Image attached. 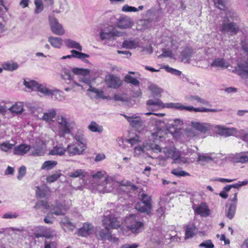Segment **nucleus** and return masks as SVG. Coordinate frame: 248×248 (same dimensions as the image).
Returning <instances> with one entry per match:
<instances>
[{"label": "nucleus", "mask_w": 248, "mask_h": 248, "mask_svg": "<svg viewBox=\"0 0 248 248\" xmlns=\"http://www.w3.org/2000/svg\"><path fill=\"white\" fill-rule=\"evenodd\" d=\"M72 72L76 75H87L90 74V70L88 69L74 68L72 69Z\"/></svg>", "instance_id": "50"}, {"label": "nucleus", "mask_w": 248, "mask_h": 248, "mask_svg": "<svg viewBox=\"0 0 248 248\" xmlns=\"http://www.w3.org/2000/svg\"><path fill=\"white\" fill-rule=\"evenodd\" d=\"M149 89L151 92H152L154 95H158V94H160L162 92V90L160 88H159L156 85L154 84H151L149 87Z\"/></svg>", "instance_id": "58"}, {"label": "nucleus", "mask_w": 248, "mask_h": 248, "mask_svg": "<svg viewBox=\"0 0 248 248\" xmlns=\"http://www.w3.org/2000/svg\"><path fill=\"white\" fill-rule=\"evenodd\" d=\"M186 100L191 102H193L194 101H196L197 103H200L205 105H210L208 101L204 100L197 95H189L186 96Z\"/></svg>", "instance_id": "34"}, {"label": "nucleus", "mask_w": 248, "mask_h": 248, "mask_svg": "<svg viewBox=\"0 0 248 248\" xmlns=\"http://www.w3.org/2000/svg\"><path fill=\"white\" fill-rule=\"evenodd\" d=\"M182 107V104L180 103H164L163 108H168L180 110Z\"/></svg>", "instance_id": "48"}, {"label": "nucleus", "mask_w": 248, "mask_h": 248, "mask_svg": "<svg viewBox=\"0 0 248 248\" xmlns=\"http://www.w3.org/2000/svg\"><path fill=\"white\" fill-rule=\"evenodd\" d=\"M199 248H214V245L211 240H207L200 244Z\"/></svg>", "instance_id": "60"}, {"label": "nucleus", "mask_w": 248, "mask_h": 248, "mask_svg": "<svg viewBox=\"0 0 248 248\" xmlns=\"http://www.w3.org/2000/svg\"><path fill=\"white\" fill-rule=\"evenodd\" d=\"M66 151V149L63 148L61 145H57L52 149L49 154L51 155H64V153Z\"/></svg>", "instance_id": "37"}, {"label": "nucleus", "mask_w": 248, "mask_h": 248, "mask_svg": "<svg viewBox=\"0 0 248 248\" xmlns=\"http://www.w3.org/2000/svg\"><path fill=\"white\" fill-rule=\"evenodd\" d=\"M193 54V49L189 47H185L181 53L182 61L188 62Z\"/></svg>", "instance_id": "27"}, {"label": "nucleus", "mask_w": 248, "mask_h": 248, "mask_svg": "<svg viewBox=\"0 0 248 248\" xmlns=\"http://www.w3.org/2000/svg\"><path fill=\"white\" fill-rule=\"evenodd\" d=\"M49 194L50 189L47 186H43L41 187H37L36 194L38 198H46L49 196Z\"/></svg>", "instance_id": "28"}, {"label": "nucleus", "mask_w": 248, "mask_h": 248, "mask_svg": "<svg viewBox=\"0 0 248 248\" xmlns=\"http://www.w3.org/2000/svg\"><path fill=\"white\" fill-rule=\"evenodd\" d=\"M51 31L55 34L62 35L64 34V31L62 25L58 23L57 19L54 17L49 19Z\"/></svg>", "instance_id": "15"}, {"label": "nucleus", "mask_w": 248, "mask_h": 248, "mask_svg": "<svg viewBox=\"0 0 248 248\" xmlns=\"http://www.w3.org/2000/svg\"><path fill=\"white\" fill-rule=\"evenodd\" d=\"M139 198L140 202H137L135 205V209L143 213L149 215L152 211V198L150 195L144 192H140L139 194Z\"/></svg>", "instance_id": "1"}, {"label": "nucleus", "mask_w": 248, "mask_h": 248, "mask_svg": "<svg viewBox=\"0 0 248 248\" xmlns=\"http://www.w3.org/2000/svg\"><path fill=\"white\" fill-rule=\"evenodd\" d=\"M34 13L35 14H39L43 11L44 5L42 0H34Z\"/></svg>", "instance_id": "44"}, {"label": "nucleus", "mask_w": 248, "mask_h": 248, "mask_svg": "<svg viewBox=\"0 0 248 248\" xmlns=\"http://www.w3.org/2000/svg\"><path fill=\"white\" fill-rule=\"evenodd\" d=\"M124 80L127 83H130L135 86H139L140 85V81L129 75H126L125 76Z\"/></svg>", "instance_id": "42"}, {"label": "nucleus", "mask_w": 248, "mask_h": 248, "mask_svg": "<svg viewBox=\"0 0 248 248\" xmlns=\"http://www.w3.org/2000/svg\"><path fill=\"white\" fill-rule=\"evenodd\" d=\"M195 212L202 216L207 217L209 215L210 210L205 203H202L199 205L196 209Z\"/></svg>", "instance_id": "32"}, {"label": "nucleus", "mask_w": 248, "mask_h": 248, "mask_svg": "<svg viewBox=\"0 0 248 248\" xmlns=\"http://www.w3.org/2000/svg\"><path fill=\"white\" fill-rule=\"evenodd\" d=\"M147 109L153 111L163 108L164 103L159 99H150L146 102Z\"/></svg>", "instance_id": "17"}, {"label": "nucleus", "mask_w": 248, "mask_h": 248, "mask_svg": "<svg viewBox=\"0 0 248 248\" xmlns=\"http://www.w3.org/2000/svg\"><path fill=\"white\" fill-rule=\"evenodd\" d=\"M38 83L33 80L27 81L24 80V84L26 88L31 90H36Z\"/></svg>", "instance_id": "52"}, {"label": "nucleus", "mask_w": 248, "mask_h": 248, "mask_svg": "<svg viewBox=\"0 0 248 248\" xmlns=\"http://www.w3.org/2000/svg\"><path fill=\"white\" fill-rule=\"evenodd\" d=\"M118 184V183L111 177L108 176L106 178L104 182H102V184H99L97 191L103 193L110 192L113 190L114 186Z\"/></svg>", "instance_id": "6"}, {"label": "nucleus", "mask_w": 248, "mask_h": 248, "mask_svg": "<svg viewBox=\"0 0 248 248\" xmlns=\"http://www.w3.org/2000/svg\"><path fill=\"white\" fill-rule=\"evenodd\" d=\"M137 216L134 214L130 215L128 220L130 221V224L128 225L129 229L133 233H139L144 229V224L143 222L138 220L137 219Z\"/></svg>", "instance_id": "8"}, {"label": "nucleus", "mask_w": 248, "mask_h": 248, "mask_svg": "<svg viewBox=\"0 0 248 248\" xmlns=\"http://www.w3.org/2000/svg\"><path fill=\"white\" fill-rule=\"evenodd\" d=\"M88 128L92 132L101 133L103 130V128L99 125H89Z\"/></svg>", "instance_id": "62"}, {"label": "nucleus", "mask_w": 248, "mask_h": 248, "mask_svg": "<svg viewBox=\"0 0 248 248\" xmlns=\"http://www.w3.org/2000/svg\"><path fill=\"white\" fill-rule=\"evenodd\" d=\"M56 115V112L54 109H49L44 112L43 115L40 119H42L47 122H52Z\"/></svg>", "instance_id": "30"}, {"label": "nucleus", "mask_w": 248, "mask_h": 248, "mask_svg": "<svg viewBox=\"0 0 248 248\" xmlns=\"http://www.w3.org/2000/svg\"><path fill=\"white\" fill-rule=\"evenodd\" d=\"M42 207H44L45 209H48L49 208V206L47 202L45 201H38L33 208L35 209H38L41 208Z\"/></svg>", "instance_id": "57"}, {"label": "nucleus", "mask_w": 248, "mask_h": 248, "mask_svg": "<svg viewBox=\"0 0 248 248\" xmlns=\"http://www.w3.org/2000/svg\"><path fill=\"white\" fill-rule=\"evenodd\" d=\"M197 232V229L193 223H189L186 226V239L192 238Z\"/></svg>", "instance_id": "26"}, {"label": "nucleus", "mask_w": 248, "mask_h": 248, "mask_svg": "<svg viewBox=\"0 0 248 248\" xmlns=\"http://www.w3.org/2000/svg\"><path fill=\"white\" fill-rule=\"evenodd\" d=\"M121 35L120 31L110 25L102 29L100 32V37L102 40H115L117 37Z\"/></svg>", "instance_id": "3"}, {"label": "nucleus", "mask_w": 248, "mask_h": 248, "mask_svg": "<svg viewBox=\"0 0 248 248\" xmlns=\"http://www.w3.org/2000/svg\"><path fill=\"white\" fill-rule=\"evenodd\" d=\"M8 110L13 115H19L23 112V103L22 102H17L8 108Z\"/></svg>", "instance_id": "25"}, {"label": "nucleus", "mask_w": 248, "mask_h": 248, "mask_svg": "<svg viewBox=\"0 0 248 248\" xmlns=\"http://www.w3.org/2000/svg\"><path fill=\"white\" fill-rule=\"evenodd\" d=\"M12 142H10L9 141L3 142L0 144V149L2 151L7 152L12 148L16 144V142L15 140H12Z\"/></svg>", "instance_id": "35"}, {"label": "nucleus", "mask_w": 248, "mask_h": 248, "mask_svg": "<svg viewBox=\"0 0 248 248\" xmlns=\"http://www.w3.org/2000/svg\"><path fill=\"white\" fill-rule=\"evenodd\" d=\"M239 30V27L236 23L228 22L226 19H224L220 25V31L229 36L236 34Z\"/></svg>", "instance_id": "5"}, {"label": "nucleus", "mask_w": 248, "mask_h": 248, "mask_svg": "<svg viewBox=\"0 0 248 248\" xmlns=\"http://www.w3.org/2000/svg\"><path fill=\"white\" fill-rule=\"evenodd\" d=\"M85 145H79L77 143L68 145L66 151L70 156L80 155L85 150Z\"/></svg>", "instance_id": "14"}, {"label": "nucleus", "mask_w": 248, "mask_h": 248, "mask_svg": "<svg viewBox=\"0 0 248 248\" xmlns=\"http://www.w3.org/2000/svg\"><path fill=\"white\" fill-rule=\"evenodd\" d=\"M237 192L236 191L233 194V197L232 199V202L230 204L228 209L226 211V215L230 219H232L235 213L237 202Z\"/></svg>", "instance_id": "21"}, {"label": "nucleus", "mask_w": 248, "mask_h": 248, "mask_svg": "<svg viewBox=\"0 0 248 248\" xmlns=\"http://www.w3.org/2000/svg\"><path fill=\"white\" fill-rule=\"evenodd\" d=\"M57 120L58 124H72L73 123L71 118L66 115H59Z\"/></svg>", "instance_id": "41"}, {"label": "nucleus", "mask_w": 248, "mask_h": 248, "mask_svg": "<svg viewBox=\"0 0 248 248\" xmlns=\"http://www.w3.org/2000/svg\"><path fill=\"white\" fill-rule=\"evenodd\" d=\"M209 125H190V127L186 129V132L188 137H194L197 135V131H199L205 133L209 129Z\"/></svg>", "instance_id": "11"}, {"label": "nucleus", "mask_w": 248, "mask_h": 248, "mask_svg": "<svg viewBox=\"0 0 248 248\" xmlns=\"http://www.w3.org/2000/svg\"><path fill=\"white\" fill-rule=\"evenodd\" d=\"M36 90L39 92L45 95H49L50 90L46 88L43 85L37 84Z\"/></svg>", "instance_id": "54"}, {"label": "nucleus", "mask_w": 248, "mask_h": 248, "mask_svg": "<svg viewBox=\"0 0 248 248\" xmlns=\"http://www.w3.org/2000/svg\"><path fill=\"white\" fill-rule=\"evenodd\" d=\"M214 4L217 8L225 10L226 8V2L225 0H214Z\"/></svg>", "instance_id": "55"}, {"label": "nucleus", "mask_w": 248, "mask_h": 248, "mask_svg": "<svg viewBox=\"0 0 248 248\" xmlns=\"http://www.w3.org/2000/svg\"><path fill=\"white\" fill-rule=\"evenodd\" d=\"M32 155L34 156H42L45 154V152L42 147L37 145H33Z\"/></svg>", "instance_id": "47"}, {"label": "nucleus", "mask_w": 248, "mask_h": 248, "mask_svg": "<svg viewBox=\"0 0 248 248\" xmlns=\"http://www.w3.org/2000/svg\"><path fill=\"white\" fill-rule=\"evenodd\" d=\"M65 46L69 48H75L79 51H82V46L76 41L70 39H65L64 40Z\"/></svg>", "instance_id": "31"}, {"label": "nucleus", "mask_w": 248, "mask_h": 248, "mask_svg": "<svg viewBox=\"0 0 248 248\" xmlns=\"http://www.w3.org/2000/svg\"><path fill=\"white\" fill-rule=\"evenodd\" d=\"M108 176L105 171H98L93 174L92 181L94 188L97 190L99 184H102V182H104L106 178Z\"/></svg>", "instance_id": "12"}, {"label": "nucleus", "mask_w": 248, "mask_h": 248, "mask_svg": "<svg viewBox=\"0 0 248 248\" xmlns=\"http://www.w3.org/2000/svg\"><path fill=\"white\" fill-rule=\"evenodd\" d=\"M163 153L164 154V155L161 156L160 157L164 160L169 158H172L174 160H176L180 155L179 152L174 147L164 148L163 150Z\"/></svg>", "instance_id": "10"}, {"label": "nucleus", "mask_w": 248, "mask_h": 248, "mask_svg": "<svg viewBox=\"0 0 248 248\" xmlns=\"http://www.w3.org/2000/svg\"><path fill=\"white\" fill-rule=\"evenodd\" d=\"M69 176L72 178L84 177L85 176V172L81 169L77 170L74 172L69 173Z\"/></svg>", "instance_id": "53"}, {"label": "nucleus", "mask_w": 248, "mask_h": 248, "mask_svg": "<svg viewBox=\"0 0 248 248\" xmlns=\"http://www.w3.org/2000/svg\"><path fill=\"white\" fill-rule=\"evenodd\" d=\"M177 126L178 125H170V126L164 130H162L157 127V131L152 133V136L155 138L157 137L160 138L163 136L164 134L170 133L174 138H176L179 137L181 133V130L178 129Z\"/></svg>", "instance_id": "4"}, {"label": "nucleus", "mask_w": 248, "mask_h": 248, "mask_svg": "<svg viewBox=\"0 0 248 248\" xmlns=\"http://www.w3.org/2000/svg\"><path fill=\"white\" fill-rule=\"evenodd\" d=\"M103 226L106 229H115L120 227V222L113 215L104 216L102 220Z\"/></svg>", "instance_id": "7"}, {"label": "nucleus", "mask_w": 248, "mask_h": 248, "mask_svg": "<svg viewBox=\"0 0 248 248\" xmlns=\"http://www.w3.org/2000/svg\"><path fill=\"white\" fill-rule=\"evenodd\" d=\"M70 132L67 125H59V134L60 137H63L65 134H69Z\"/></svg>", "instance_id": "51"}, {"label": "nucleus", "mask_w": 248, "mask_h": 248, "mask_svg": "<svg viewBox=\"0 0 248 248\" xmlns=\"http://www.w3.org/2000/svg\"><path fill=\"white\" fill-rule=\"evenodd\" d=\"M122 46L123 47L132 49L137 46V43L134 40H126L123 42Z\"/></svg>", "instance_id": "45"}, {"label": "nucleus", "mask_w": 248, "mask_h": 248, "mask_svg": "<svg viewBox=\"0 0 248 248\" xmlns=\"http://www.w3.org/2000/svg\"><path fill=\"white\" fill-rule=\"evenodd\" d=\"M44 230L45 228L43 227H40L38 228V230L34 233V237L37 238H38L39 237H45L46 235L44 232Z\"/></svg>", "instance_id": "63"}, {"label": "nucleus", "mask_w": 248, "mask_h": 248, "mask_svg": "<svg viewBox=\"0 0 248 248\" xmlns=\"http://www.w3.org/2000/svg\"><path fill=\"white\" fill-rule=\"evenodd\" d=\"M229 62L225 59L222 58H216L210 64L213 67L219 68L221 69H225L229 67Z\"/></svg>", "instance_id": "20"}, {"label": "nucleus", "mask_w": 248, "mask_h": 248, "mask_svg": "<svg viewBox=\"0 0 248 248\" xmlns=\"http://www.w3.org/2000/svg\"><path fill=\"white\" fill-rule=\"evenodd\" d=\"M69 11L68 4L66 2H62L60 4L59 9L56 10L55 11L58 13L64 12L66 13Z\"/></svg>", "instance_id": "59"}, {"label": "nucleus", "mask_w": 248, "mask_h": 248, "mask_svg": "<svg viewBox=\"0 0 248 248\" xmlns=\"http://www.w3.org/2000/svg\"><path fill=\"white\" fill-rule=\"evenodd\" d=\"M48 41L50 45L56 48H60L62 45L63 40L61 37L49 36L48 38Z\"/></svg>", "instance_id": "29"}, {"label": "nucleus", "mask_w": 248, "mask_h": 248, "mask_svg": "<svg viewBox=\"0 0 248 248\" xmlns=\"http://www.w3.org/2000/svg\"><path fill=\"white\" fill-rule=\"evenodd\" d=\"M94 231L93 225L91 223H85L83 226L78 229V234L82 237H87L92 234Z\"/></svg>", "instance_id": "16"}, {"label": "nucleus", "mask_w": 248, "mask_h": 248, "mask_svg": "<svg viewBox=\"0 0 248 248\" xmlns=\"http://www.w3.org/2000/svg\"><path fill=\"white\" fill-rule=\"evenodd\" d=\"M105 82L107 86L110 88L117 89L122 84V82L120 78L113 75L106 76Z\"/></svg>", "instance_id": "13"}, {"label": "nucleus", "mask_w": 248, "mask_h": 248, "mask_svg": "<svg viewBox=\"0 0 248 248\" xmlns=\"http://www.w3.org/2000/svg\"><path fill=\"white\" fill-rule=\"evenodd\" d=\"M62 224L67 228V229L70 231H73L75 228L76 226L72 223L69 219L67 217H63L62 220Z\"/></svg>", "instance_id": "43"}, {"label": "nucleus", "mask_w": 248, "mask_h": 248, "mask_svg": "<svg viewBox=\"0 0 248 248\" xmlns=\"http://www.w3.org/2000/svg\"><path fill=\"white\" fill-rule=\"evenodd\" d=\"M3 69L7 71H13L18 67V64L16 62H7L2 64Z\"/></svg>", "instance_id": "33"}, {"label": "nucleus", "mask_w": 248, "mask_h": 248, "mask_svg": "<svg viewBox=\"0 0 248 248\" xmlns=\"http://www.w3.org/2000/svg\"><path fill=\"white\" fill-rule=\"evenodd\" d=\"M57 162L54 160L45 161L42 165V170H50L56 166Z\"/></svg>", "instance_id": "40"}, {"label": "nucleus", "mask_w": 248, "mask_h": 248, "mask_svg": "<svg viewBox=\"0 0 248 248\" xmlns=\"http://www.w3.org/2000/svg\"><path fill=\"white\" fill-rule=\"evenodd\" d=\"M213 154L214 153H209L199 155L198 161L202 162L208 163L213 160L214 158L212 157Z\"/></svg>", "instance_id": "38"}, {"label": "nucleus", "mask_w": 248, "mask_h": 248, "mask_svg": "<svg viewBox=\"0 0 248 248\" xmlns=\"http://www.w3.org/2000/svg\"><path fill=\"white\" fill-rule=\"evenodd\" d=\"M171 173L178 177L189 175L188 173L185 171L176 169L172 170L171 171Z\"/></svg>", "instance_id": "61"}, {"label": "nucleus", "mask_w": 248, "mask_h": 248, "mask_svg": "<svg viewBox=\"0 0 248 248\" xmlns=\"http://www.w3.org/2000/svg\"><path fill=\"white\" fill-rule=\"evenodd\" d=\"M232 158L236 162L246 163L248 162V151L235 154Z\"/></svg>", "instance_id": "24"}, {"label": "nucleus", "mask_w": 248, "mask_h": 248, "mask_svg": "<svg viewBox=\"0 0 248 248\" xmlns=\"http://www.w3.org/2000/svg\"><path fill=\"white\" fill-rule=\"evenodd\" d=\"M172 56V53L171 51L168 49L164 48L162 50V53L158 57H170Z\"/></svg>", "instance_id": "64"}, {"label": "nucleus", "mask_w": 248, "mask_h": 248, "mask_svg": "<svg viewBox=\"0 0 248 248\" xmlns=\"http://www.w3.org/2000/svg\"><path fill=\"white\" fill-rule=\"evenodd\" d=\"M51 95L52 99L55 100L61 101L64 98L63 93L58 90L53 91H50L49 95Z\"/></svg>", "instance_id": "39"}, {"label": "nucleus", "mask_w": 248, "mask_h": 248, "mask_svg": "<svg viewBox=\"0 0 248 248\" xmlns=\"http://www.w3.org/2000/svg\"><path fill=\"white\" fill-rule=\"evenodd\" d=\"M124 116L127 119L130 124H141V119L139 117H128L124 115Z\"/></svg>", "instance_id": "56"}, {"label": "nucleus", "mask_w": 248, "mask_h": 248, "mask_svg": "<svg viewBox=\"0 0 248 248\" xmlns=\"http://www.w3.org/2000/svg\"><path fill=\"white\" fill-rule=\"evenodd\" d=\"M71 52L72 53L71 55H68L67 56H62L61 58V59L64 60V59H71L72 58H78V59H80V60L83 61L84 62H87V63L89 62L88 60H84V59H85L86 58H89L90 57V56L88 54H85L84 53H82V52H79L76 50H75V49H73V50H71Z\"/></svg>", "instance_id": "19"}, {"label": "nucleus", "mask_w": 248, "mask_h": 248, "mask_svg": "<svg viewBox=\"0 0 248 248\" xmlns=\"http://www.w3.org/2000/svg\"><path fill=\"white\" fill-rule=\"evenodd\" d=\"M97 237L99 240L102 241L108 240L112 243H117L118 239L112 234L110 229H100L97 233Z\"/></svg>", "instance_id": "9"}, {"label": "nucleus", "mask_w": 248, "mask_h": 248, "mask_svg": "<svg viewBox=\"0 0 248 248\" xmlns=\"http://www.w3.org/2000/svg\"><path fill=\"white\" fill-rule=\"evenodd\" d=\"M61 78L66 82L69 83L72 80V76L70 73V70L66 68H63L61 72Z\"/></svg>", "instance_id": "36"}, {"label": "nucleus", "mask_w": 248, "mask_h": 248, "mask_svg": "<svg viewBox=\"0 0 248 248\" xmlns=\"http://www.w3.org/2000/svg\"><path fill=\"white\" fill-rule=\"evenodd\" d=\"M75 139L77 141V143L79 145H85L86 140L82 132L77 134Z\"/></svg>", "instance_id": "49"}, {"label": "nucleus", "mask_w": 248, "mask_h": 248, "mask_svg": "<svg viewBox=\"0 0 248 248\" xmlns=\"http://www.w3.org/2000/svg\"><path fill=\"white\" fill-rule=\"evenodd\" d=\"M31 148V146L29 145L21 144L14 148L13 153L16 155H23L27 154Z\"/></svg>", "instance_id": "23"}, {"label": "nucleus", "mask_w": 248, "mask_h": 248, "mask_svg": "<svg viewBox=\"0 0 248 248\" xmlns=\"http://www.w3.org/2000/svg\"><path fill=\"white\" fill-rule=\"evenodd\" d=\"M217 134L221 136H231L236 133V130L234 128H228L219 125H217Z\"/></svg>", "instance_id": "18"}, {"label": "nucleus", "mask_w": 248, "mask_h": 248, "mask_svg": "<svg viewBox=\"0 0 248 248\" xmlns=\"http://www.w3.org/2000/svg\"><path fill=\"white\" fill-rule=\"evenodd\" d=\"M132 21L130 17L127 16L120 17L117 19V27L119 29H126L131 27Z\"/></svg>", "instance_id": "22"}, {"label": "nucleus", "mask_w": 248, "mask_h": 248, "mask_svg": "<svg viewBox=\"0 0 248 248\" xmlns=\"http://www.w3.org/2000/svg\"><path fill=\"white\" fill-rule=\"evenodd\" d=\"M72 206V202L70 200H64L62 202H57L55 204L51 205L48 209L52 214L56 216H62L65 215L66 211Z\"/></svg>", "instance_id": "2"}, {"label": "nucleus", "mask_w": 248, "mask_h": 248, "mask_svg": "<svg viewBox=\"0 0 248 248\" xmlns=\"http://www.w3.org/2000/svg\"><path fill=\"white\" fill-rule=\"evenodd\" d=\"M61 175V171L60 170H58L55 173L48 176L46 178V182L48 183L54 182L58 180Z\"/></svg>", "instance_id": "46"}]
</instances>
